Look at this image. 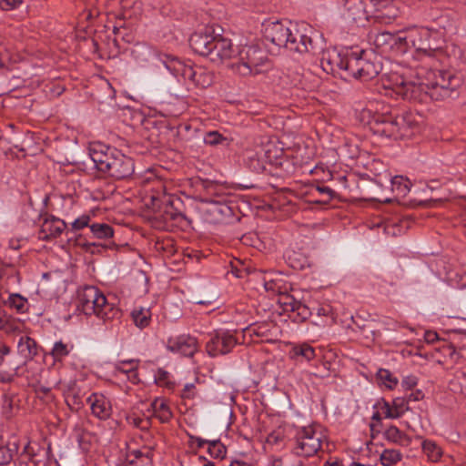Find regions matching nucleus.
Instances as JSON below:
<instances>
[{"instance_id": "obj_1", "label": "nucleus", "mask_w": 466, "mask_h": 466, "mask_svg": "<svg viewBox=\"0 0 466 466\" xmlns=\"http://www.w3.org/2000/svg\"><path fill=\"white\" fill-rule=\"evenodd\" d=\"M420 81L405 82L401 77L396 76L392 86L395 90L406 100L423 102L427 97L433 101H442L447 98L458 96V88L461 86V79L450 71L421 69L417 73Z\"/></svg>"}, {"instance_id": "obj_2", "label": "nucleus", "mask_w": 466, "mask_h": 466, "mask_svg": "<svg viewBox=\"0 0 466 466\" xmlns=\"http://www.w3.org/2000/svg\"><path fill=\"white\" fill-rule=\"evenodd\" d=\"M306 24L297 25L291 22H268L264 25V36L279 47L289 52L305 54L315 52L316 47L311 36L307 34Z\"/></svg>"}, {"instance_id": "obj_3", "label": "nucleus", "mask_w": 466, "mask_h": 466, "mask_svg": "<svg viewBox=\"0 0 466 466\" xmlns=\"http://www.w3.org/2000/svg\"><path fill=\"white\" fill-rule=\"evenodd\" d=\"M89 155L98 171L115 179H127L134 174L133 158L115 147L95 144L90 147Z\"/></svg>"}, {"instance_id": "obj_4", "label": "nucleus", "mask_w": 466, "mask_h": 466, "mask_svg": "<svg viewBox=\"0 0 466 466\" xmlns=\"http://www.w3.org/2000/svg\"><path fill=\"white\" fill-rule=\"evenodd\" d=\"M363 114L370 116L368 124L376 135L394 139L409 136L408 130L411 127L410 116H399L392 112H376L371 115L370 110L364 111Z\"/></svg>"}, {"instance_id": "obj_5", "label": "nucleus", "mask_w": 466, "mask_h": 466, "mask_svg": "<svg viewBox=\"0 0 466 466\" xmlns=\"http://www.w3.org/2000/svg\"><path fill=\"white\" fill-rule=\"evenodd\" d=\"M369 38L373 42L376 48L390 47L400 54H405L408 51L410 41L415 47L414 57L420 61L432 59L437 53V50L431 48L429 45L417 46L416 41L412 38L411 35L409 36H403L401 35H394L388 31H383L370 33Z\"/></svg>"}, {"instance_id": "obj_6", "label": "nucleus", "mask_w": 466, "mask_h": 466, "mask_svg": "<svg viewBox=\"0 0 466 466\" xmlns=\"http://www.w3.org/2000/svg\"><path fill=\"white\" fill-rule=\"evenodd\" d=\"M267 60L264 51L255 45H246L238 51V62L231 65L232 69L239 76H246L258 74V66Z\"/></svg>"}, {"instance_id": "obj_7", "label": "nucleus", "mask_w": 466, "mask_h": 466, "mask_svg": "<svg viewBox=\"0 0 466 466\" xmlns=\"http://www.w3.org/2000/svg\"><path fill=\"white\" fill-rule=\"evenodd\" d=\"M173 64H168V71L175 76H181L185 80H188L195 86L206 88L213 83L214 76L206 68L198 66L185 64L177 56L172 59Z\"/></svg>"}, {"instance_id": "obj_8", "label": "nucleus", "mask_w": 466, "mask_h": 466, "mask_svg": "<svg viewBox=\"0 0 466 466\" xmlns=\"http://www.w3.org/2000/svg\"><path fill=\"white\" fill-rule=\"evenodd\" d=\"M365 51L360 53L350 52L348 61L349 76L360 81H369L376 77L382 69L380 61L371 60L364 56Z\"/></svg>"}, {"instance_id": "obj_9", "label": "nucleus", "mask_w": 466, "mask_h": 466, "mask_svg": "<svg viewBox=\"0 0 466 466\" xmlns=\"http://www.w3.org/2000/svg\"><path fill=\"white\" fill-rule=\"evenodd\" d=\"M323 435L314 426L299 429L295 436L294 453L298 456L310 457L321 448Z\"/></svg>"}, {"instance_id": "obj_10", "label": "nucleus", "mask_w": 466, "mask_h": 466, "mask_svg": "<svg viewBox=\"0 0 466 466\" xmlns=\"http://www.w3.org/2000/svg\"><path fill=\"white\" fill-rule=\"evenodd\" d=\"M131 56L137 65L142 68L154 66L159 67L163 66L168 70V64H173L174 56L167 54H159L152 46L140 43L134 46Z\"/></svg>"}, {"instance_id": "obj_11", "label": "nucleus", "mask_w": 466, "mask_h": 466, "mask_svg": "<svg viewBox=\"0 0 466 466\" xmlns=\"http://www.w3.org/2000/svg\"><path fill=\"white\" fill-rule=\"evenodd\" d=\"M208 336L206 350L210 357L228 354L237 345L236 338L227 330H215Z\"/></svg>"}, {"instance_id": "obj_12", "label": "nucleus", "mask_w": 466, "mask_h": 466, "mask_svg": "<svg viewBox=\"0 0 466 466\" xmlns=\"http://www.w3.org/2000/svg\"><path fill=\"white\" fill-rule=\"evenodd\" d=\"M202 214L207 222L219 224L226 222L233 217V209L225 202L205 200Z\"/></svg>"}, {"instance_id": "obj_13", "label": "nucleus", "mask_w": 466, "mask_h": 466, "mask_svg": "<svg viewBox=\"0 0 466 466\" xmlns=\"http://www.w3.org/2000/svg\"><path fill=\"white\" fill-rule=\"evenodd\" d=\"M350 53L341 55L336 50L326 51L320 59V66L327 74L336 75L343 73V76H349L348 61Z\"/></svg>"}, {"instance_id": "obj_14", "label": "nucleus", "mask_w": 466, "mask_h": 466, "mask_svg": "<svg viewBox=\"0 0 466 466\" xmlns=\"http://www.w3.org/2000/svg\"><path fill=\"white\" fill-rule=\"evenodd\" d=\"M234 49L231 40L218 34H215L210 51L207 57L215 64H220L224 60L234 56Z\"/></svg>"}, {"instance_id": "obj_15", "label": "nucleus", "mask_w": 466, "mask_h": 466, "mask_svg": "<svg viewBox=\"0 0 466 466\" xmlns=\"http://www.w3.org/2000/svg\"><path fill=\"white\" fill-rule=\"evenodd\" d=\"M215 30L212 26L194 32L189 37V46L199 56L207 57L214 41Z\"/></svg>"}, {"instance_id": "obj_16", "label": "nucleus", "mask_w": 466, "mask_h": 466, "mask_svg": "<svg viewBox=\"0 0 466 466\" xmlns=\"http://www.w3.org/2000/svg\"><path fill=\"white\" fill-rule=\"evenodd\" d=\"M92 299L106 303L105 295L94 286H85L77 291V309L85 315L90 316L95 312Z\"/></svg>"}, {"instance_id": "obj_17", "label": "nucleus", "mask_w": 466, "mask_h": 466, "mask_svg": "<svg viewBox=\"0 0 466 466\" xmlns=\"http://www.w3.org/2000/svg\"><path fill=\"white\" fill-rule=\"evenodd\" d=\"M167 349L185 357H192L197 351L198 341L190 335H180L167 340Z\"/></svg>"}, {"instance_id": "obj_18", "label": "nucleus", "mask_w": 466, "mask_h": 466, "mask_svg": "<svg viewBox=\"0 0 466 466\" xmlns=\"http://www.w3.org/2000/svg\"><path fill=\"white\" fill-rule=\"evenodd\" d=\"M163 210L162 218L165 221H178L179 219L186 218L180 208L182 201L179 198L174 196L165 197L162 200Z\"/></svg>"}, {"instance_id": "obj_19", "label": "nucleus", "mask_w": 466, "mask_h": 466, "mask_svg": "<svg viewBox=\"0 0 466 466\" xmlns=\"http://www.w3.org/2000/svg\"><path fill=\"white\" fill-rule=\"evenodd\" d=\"M66 228V224L64 220L51 216L45 219L38 238L42 240H50L59 237Z\"/></svg>"}, {"instance_id": "obj_20", "label": "nucleus", "mask_w": 466, "mask_h": 466, "mask_svg": "<svg viewBox=\"0 0 466 466\" xmlns=\"http://www.w3.org/2000/svg\"><path fill=\"white\" fill-rule=\"evenodd\" d=\"M93 415L100 420H106L111 415L110 401L102 394L93 393L87 398Z\"/></svg>"}, {"instance_id": "obj_21", "label": "nucleus", "mask_w": 466, "mask_h": 466, "mask_svg": "<svg viewBox=\"0 0 466 466\" xmlns=\"http://www.w3.org/2000/svg\"><path fill=\"white\" fill-rule=\"evenodd\" d=\"M95 312L93 315L104 321L117 319L121 317V311L114 304L109 303L106 299V303L98 302V299H92Z\"/></svg>"}, {"instance_id": "obj_22", "label": "nucleus", "mask_w": 466, "mask_h": 466, "mask_svg": "<svg viewBox=\"0 0 466 466\" xmlns=\"http://www.w3.org/2000/svg\"><path fill=\"white\" fill-rule=\"evenodd\" d=\"M345 15L353 22H363L367 20V11L362 0H344Z\"/></svg>"}, {"instance_id": "obj_23", "label": "nucleus", "mask_w": 466, "mask_h": 466, "mask_svg": "<svg viewBox=\"0 0 466 466\" xmlns=\"http://www.w3.org/2000/svg\"><path fill=\"white\" fill-rule=\"evenodd\" d=\"M19 440L16 436L10 437L5 442L0 441V465H6L18 453Z\"/></svg>"}, {"instance_id": "obj_24", "label": "nucleus", "mask_w": 466, "mask_h": 466, "mask_svg": "<svg viewBox=\"0 0 466 466\" xmlns=\"http://www.w3.org/2000/svg\"><path fill=\"white\" fill-rule=\"evenodd\" d=\"M141 3L137 0H121L120 20L137 19L141 15Z\"/></svg>"}, {"instance_id": "obj_25", "label": "nucleus", "mask_w": 466, "mask_h": 466, "mask_svg": "<svg viewBox=\"0 0 466 466\" xmlns=\"http://www.w3.org/2000/svg\"><path fill=\"white\" fill-rule=\"evenodd\" d=\"M290 358L297 361H309L316 357L315 349L307 343L296 345L289 352Z\"/></svg>"}, {"instance_id": "obj_26", "label": "nucleus", "mask_w": 466, "mask_h": 466, "mask_svg": "<svg viewBox=\"0 0 466 466\" xmlns=\"http://www.w3.org/2000/svg\"><path fill=\"white\" fill-rule=\"evenodd\" d=\"M151 409L153 410L154 415L162 423L168 422L172 417V412L164 400L156 399L151 403Z\"/></svg>"}, {"instance_id": "obj_27", "label": "nucleus", "mask_w": 466, "mask_h": 466, "mask_svg": "<svg viewBox=\"0 0 466 466\" xmlns=\"http://www.w3.org/2000/svg\"><path fill=\"white\" fill-rule=\"evenodd\" d=\"M18 350L25 359H32L37 354L36 342L30 337H21L18 342Z\"/></svg>"}, {"instance_id": "obj_28", "label": "nucleus", "mask_w": 466, "mask_h": 466, "mask_svg": "<svg viewBox=\"0 0 466 466\" xmlns=\"http://www.w3.org/2000/svg\"><path fill=\"white\" fill-rule=\"evenodd\" d=\"M384 436L388 441L400 445H408L410 442V438L393 425L386 429Z\"/></svg>"}, {"instance_id": "obj_29", "label": "nucleus", "mask_w": 466, "mask_h": 466, "mask_svg": "<svg viewBox=\"0 0 466 466\" xmlns=\"http://www.w3.org/2000/svg\"><path fill=\"white\" fill-rule=\"evenodd\" d=\"M208 453L213 459L223 460L227 455V447L219 439L210 440L208 444Z\"/></svg>"}, {"instance_id": "obj_30", "label": "nucleus", "mask_w": 466, "mask_h": 466, "mask_svg": "<svg viewBox=\"0 0 466 466\" xmlns=\"http://www.w3.org/2000/svg\"><path fill=\"white\" fill-rule=\"evenodd\" d=\"M131 317L137 327L143 329L148 326L151 319V314L148 309H134L131 312Z\"/></svg>"}, {"instance_id": "obj_31", "label": "nucleus", "mask_w": 466, "mask_h": 466, "mask_svg": "<svg viewBox=\"0 0 466 466\" xmlns=\"http://www.w3.org/2000/svg\"><path fill=\"white\" fill-rule=\"evenodd\" d=\"M93 236L96 238H108L114 235L113 228L106 223H94L90 226Z\"/></svg>"}, {"instance_id": "obj_32", "label": "nucleus", "mask_w": 466, "mask_h": 466, "mask_svg": "<svg viewBox=\"0 0 466 466\" xmlns=\"http://www.w3.org/2000/svg\"><path fill=\"white\" fill-rule=\"evenodd\" d=\"M35 452L30 443H26L24 446L23 451L18 455L15 461L20 465H30L35 466L36 464L35 461Z\"/></svg>"}, {"instance_id": "obj_33", "label": "nucleus", "mask_w": 466, "mask_h": 466, "mask_svg": "<svg viewBox=\"0 0 466 466\" xmlns=\"http://www.w3.org/2000/svg\"><path fill=\"white\" fill-rule=\"evenodd\" d=\"M399 16V9L390 2L382 13L377 15V22L390 24Z\"/></svg>"}, {"instance_id": "obj_34", "label": "nucleus", "mask_w": 466, "mask_h": 466, "mask_svg": "<svg viewBox=\"0 0 466 466\" xmlns=\"http://www.w3.org/2000/svg\"><path fill=\"white\" fill-rule=\"evenodd\" d=\"M391 182L392 190L396 191L398 195L405 196L410 189V181L402 176L394 177Z\"/></svg>"}, {"instance_id": "obj_35", "label": "nucleus", "mask_w": 466, "mask_h": 466, "mask_svg": "<svg viewBox=\"0 0 466 466\" xmlns=\"http://www.w3.org/2000/svg\"><path fill=\"white\" fill-rule=\"evenodd\" d=\"M401 453L397 450H384L380 460L383 466H393L401 460Z\"/></svg>"}, {"instance_id": "obj_36", "label": "nucleus", "mask_w": 466, "mask_h": 466, "mask_svg": "<svg viewBox=\"0 0 466 466\" xmlns=\"http://www.w3.org/2000/svg\"><path fill=\"white\" fill-rule=\"evenodd\" d=\"M422 450L433 461H438L442 454L441 449L434 441L430 440H425L422 442Z\"/></svg>"}, {"instance_id": "obj_37", "label": "nucleus", "mask_w": 466, "mask_h": 466, "mask_svg": "<svg viewBox=\"0 0 466 466\" xmlns=\"http://www.w3.org/2000/svg\"><path fill=\"white\" fill-rule=\"evenodd\" d=\"M377 379L389 389H393L398 384V380L388 370H379Z\"/></svg>"}, {"instance_id": "obj_38", "label": "nucleus", "mask_w": 466, "mask_h": 466, "mask_svg": "<svg viewBox=\"0 0 466 466\" xmlns=\"http://www.w3.org/2000/svg\"><path fill=\"white\" fill-rule=\"evenodd\" d=\"M278 301L283 308L284 311L291 312L294 311V308L299 300L289 293H279Z\"/></svg>"}, {"instance_id": "obj_39", "label": "nucleus", "mask_w": 466, "mask_h": 466, "mask_svg": "<svg viewBox=\"0 0 466 466\" xmlns=\"http://www.w3.org/2000/svg\"><path fill=\"white\" fill-rule=\"evenodd\" d=\"M135 363L136 360H124L121 362L122 365L129 364L131 365V367L127 370H124L122 368H120L119 370L127 374V378L132 383L137 384L139 382V378L137 373V364L134 365Z\"/></svg>"}, {"instance_id": "obj_40", "label": "nucleus", "mask_w": 466, "mask_h": 466, "mask_svg": "<svg viewBox=\"0 0 466 466\" xmlns=\"http://www.w3.org/2000/svg\"><path fill=\"white\" fill-rule=\"evenodd\" d=\"M204 142L207 145L210 146H217L224 144L225 142H228V138L223 137L220 133L218 131H209L206 133L204 137Z\"/></svg>"}, {"instance_id": "obj_41", "label": "nucleus", "mask_w": 466, "mask_h": 466, "mask_svg": "<svg viewBox=\"0 0 466 466\" xmlns=\"http://www.w3.org/2000/svg\"><path fill=\"white\" fill-rule=\"evenodd\" d=\"M26 299L19 294H11L8 298V304L11 308L15 309L18 312L25 311Z\"/></svg>"}, {"instance_id": "obj_42", "label": "nucleus", "mask_w": 466, "mask_h": 466, "mask_svg": "<svg viewBox=\"0 0 466 466\" xmlns=\"http://www.w3.org/2000/svg\"><path fill=\"white\" fill-rule=\"evenodd\" d=\"M51 354L55 360H62L64 357L69 354L67 345L62 341L56 342L52 349Z\"/></svg>"}, {"instance_id": "obj_43", "label": "nucleus", "mask_w": 466, "mask_h": 466, "mask_svg": "<svg viewBox=\"0 0 466 466\" xmlns=\"http://www.w3.org/2000/svg\"><path fill=\"white\" fill-rule=\"evenodd\" d=\"M144 459L146 461V463L144 465L149 466L150 464V459L147 455L145 456L144 453L139 450H134L130 451L127 455V463L126 466H134L136 463V460Z\"/></svg>"}, {"instance_id": "obj_44", "label": "nucleus", "mask_w": 466, "mask_h": 466, "mask_svg": "<svg viewBox=\"0 0 466 466\" xmlns=\"http://www.w3.org/2000/svg\"><path fill=\"white\" fill-rule=\"evenodd\" d=\"M316 190L325 197L323 199L317 201L318 203L327 204L335 196V191L326 186H317Z\"/></svg>"}, {"instance_id": "obj_45", "label": "nucleus", "mask_w": 466, "mask_h": 466, "mask_svg": "<svg viewBox=\"0 0 466 466\" xmlns=\"http://www.w3.org/2000/svg\"><path fill=\"white\" fill-rule=\"evenodd\" d=\"M408 403L409 401L406 398H396L393 400L392 404L394 405V410L398 412L399 417L409 410Z\"/></svg>"}, {"instance_id": "obj_46", "label": "nucleus", "mask_w": 466, "mask_h": 466, "mask_svg": "<svg viewBox=\"0 0 466 466\" xmlns=\"http://www.w3.org/2000/svg\"><path fill=\"white\" fill-rule=\"evenodd\" d=\"M365 4V11H367V20L373 17L376 20L378 0H362Z\"/></svg>"}, {"instance_id": "obj_47", "label": "nucleus", "mask_w": 466, "mask_h": 466, "mask_svg": "<svg viewBox=\"0 0 466 466\" xmlns=\"http://www.w3.org/2000/svg\"><path fill=\"white\" fill-rule=\"evenodd\" d=\"M293 312H296L298 316L300 317L302 319H307L310 316V310L308 308V306H306L299 300L296 304Z\"/></svg>"}, {"instance_id": "obj_48", "label": "nucleus", "mask_w": 466, "mask_h": 466, "mask_svg": "<svg viewBox=\"0 0 466 466\" xmlns=\"http://www.w3.org/2000/svg\"><path fill=\"white\" fill-rule=\"evenodd\" d=\"M90 217L83 215L72 223V230H80L89 225Z\"/></svg>"}, {"instance_id": "obj_49", "label": "nucleus", "mask_w": 466, "mask_h": 466, "mask_svg": "<svg viewBox=\"0 0 466 466\" xmlns=\"http://www.w3.org/2000/svg\"><path fill=\"white\" fill-rule=\"evenodd\" d=\"M381 409L384 410L385 417L389 419H398L399 414L394 410V405H390L389 402L384 401Z\"/></svg>"}, {"instance_id": "obj_50", "label": "nucleus", "mask_w": 466, "mask_h": 466, "mask_svg": "<svg viewBox=\"0 0 466 466\" xmlns=\"http://www.w3.org/2000/svg\"><path fill=\"white\" fill-rule=\"evenodd\" d=\"M418 383L417 377L413 375L406 376L403 378L401 385L405 390H411L413 389Z\"/></svg>"}, {"instance_id": "obj_51", "label": "nucleus", "mask_w": 466, "mask_h": 466, "mask_svg": "<svg viewBox=\"0 0 466 466\" xmlns=\"http://www.w3.org/2000/svg\"><path fill=\"white\" fill-rule=\"evenodd\" d=\"M22 0H0V7L3 10H12L16 8Z\"/></svg>"}, {"instance_id": "obj_52", "label": "nucleus", "mask_w": 466, "mask_h": 466, "mask_svg": "<svg viewBox=\"0 0 466 466\" xmlns=\"http://www.w3.org/2000/svg\"><path fill=\"white\" fill-rule=\"evenodd\" d=\"M66 403L72 410H77L81 408L82 402L78 395H73L66 399Z\"/></svg>"}, {"instance_id": "obj_53", "label": "nucleus", "mask_w": 466, "mask_h": 466, "mask_svg": "<svg viewBox=\"0 0 466 466\" xmlns=\"http://www.w3.org/2000/svg\"><path fill=\"white\" fill-rule=\"evenodd\" d=\"M209 441H210V440L202 439V438L198 437V436H192V435L189 436V443H190V445H192L193 442H196L197 443V447L198 449H201L205 445H208Z\"/></svg>"}, {"instance_id": "obj_54", "label": "nucleus", "mask_w": 466, "mask_h": 466, "mask_svg": "<svg viewBox=\"0 0 466 466\" xmlns=\"http://www.w3.org/2000/svg\"><path fill=\"white\" fill-rule=\"evenodd\" d=\"M424 338L428 343H434L435 341L439 340V335L437 332L432 330H427L425 332Z\"/></svg>"}, {"instance_id": "obj_55", "label": "nucleus", "mask_w": 466, "mask_h": 466, "mask_svg": "<svg viewBox=\"0 0 466 466\" xmlns=\"http://www.w3.org/2000/svg\"><path fill=\"white\" fill-rule=\"evenodd\" d=\"M396 76H400V77H401L405 82H407V81L403 78V76H398V75H392L391 79H390V83H389V85H387V86L385 85V87H386L387 89H389V90H390V91L392 92V93H390V96H392V94L394 93L397 96H400V97L402 98V96L399 95V94H398L395 90H393V88H392V86H393V85H394V83L396 82ZM403 99H405V98L403 97Z\"/></svg>"}, {"instance_id": "obj_56", "label": "nucleus", "mask_w": 466, "mask_h": 466, "mask_svg": "<svg viewBox=\"0 0 466 466\" xmlns=\"http://www.w3.org/2000/svg\"><path fill=\"white\" fill-rule=\"evenodd\" d=\"M424 398V394L420 390L411 392L406 399L408 401H418Z\"/></svg>"}, {"instance_id": "obj_57", "label": "nucleus", "mask_w": 466, "mask_h": 466, "mask_svg": "<svg viewBox=\"0 0 466 466\" xmlns=\"http://www.w3.org/2000/svg\"><path fill=\"white\" fill-rule=\"evenodd\" d=\"M10 353V348L5 344H0V367L5 362V357Z\"/></svg>"}, {"instance_id": "obj_58", "label": "nucleus", "mask_w": 466, "mask_h": 466, "mask_svg": "<svg viewBox=\"0 0 466 466\" xmlns=\"http://www.w3.org/2000/svg\"><path fill=\"white\" fill-rule=\"evenodd\" d=\"M194 388H195V386H194L193 383L186 384L185 387H184V390H183L181 397L184 398V399L185 398H187V399L193 398L194 394H192L191 391H192V390Z\"/></svg>"}, {"instance_id": "obj_59", "label": "nucleus", "mask_w": 466, "mask_h": 466, "mask_svg": "<svg viewBox=\"0 0 466 466\" xmlns=\"http://www.w3.org/2000/svg\"><path fill=\"white\" fill-rule=\"evenodd\" d=\"M8 329V318L4 312L0 311V329Z\"/></svg>"}, {"instance_id": "obj_60", "label": "nucleus", "mask_w": 466, "mask_h": 466, "mask_svg": "<svg viewBox=\"0 0 466 466\" xmlns=\"http://www.w3.org/2000/svg\"><path fill=\"white\" fill-rule=\"evenodd\" d=\"M13 380V374L6 371H0V382L6 383Z\"/></svg>"}, {"instance_id": "obj_61", "label": "nucleus", "mask_w": 466, "mask_h": 466, "mask_svg": "<svg viewBox=\"0 0 466 466\" xmlns=\"http://www.w3.org/2000/svg\"><path fill=\"white\" fill-rule=\"evenodd\" d=\"M167 378H168V372L164 370L159 369L157 371V377L156 380H158L159 382H164L167 380Z\"/></svg>"}, {"instance_id": "obj_62", "label": "nucleus", "mask_w": 466, "mask_h": 466, "mask_svg": "<svg viewBox=\"0 0 466 466\" xmlns=\"http://www.w3.org/2000/svg\"><path fill=\"white\" fill-rule=\"evenodd\" d=\"M390 1L389 0H378V5H377V14H376V16L378 15L379 13H382L385 8L387 7V5H389Z\"/></svg>"}, {"instance_id": "obj_63", "label": "nucleus", "mask_w": 466, "mask_h": 466, "mask_svg": "<svg viewBox=\"0 0 466 466\" xmlns=\"http://www.w3.org/2000/svg\"><path fill=\"white\" fill-rule=\"evenodd\" d=\"M229 466H250V464L244 461L233 460Z\"/></svg>"}, {"instance_id": "obj_64", "label": "nucleus", "mask_w": 466, "mask_h": 466, "mask_svg": "<svg viewBox=\"0 0 466 466\" xmlns=\"http://www.w3.org/2000/svg\"><path fill=\"white\" fill-rule=\"evenodd\" d=\"M324 466H342V462L335 460L333 461H327Z\"/></svg>"}]
</instances>
